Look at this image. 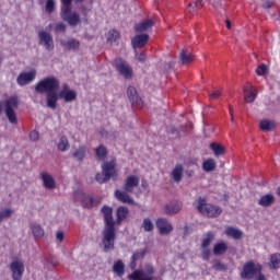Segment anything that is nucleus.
Listing matches in <instances>:
<instances>
[{
    "instance_id": "obj_46",
    "label": "nucleus",
    "mask_w": 280,
    "mask_h": 280,
    "mask_svg": "<svg viewBox=\"0 0 280 280\" xmlns=\"http://www.w3.org/2000/svg\"><path fill=\"white\" fill-rule=\"evenodd\" d=\"M95 154H96L97 159H106V154H108V152L106 151V147L100 145L96 149Z\"/></svg>"
},
{
    "instance_id": "obj_62",
    "label": "nucleus",
    "mask_w": 280,
    "mask_h": 280,
    "mask_svg": "<svg viewBox=\"0 0 280 280\" xmlns=\"http://www.w3.org/2000/svg\"><path fill=\"white\" fill-rule=\"evenodd\" d=\"M225 25H226L228 30H231L232 28L231 20L226 19Z\"/></svg>"
},
{
    "instance_id": "obj_35",
    "label": "nucleus",
    "mask_w": 280,
    "mask_h": 280,
    "mask_svg": "<svg viewBox=\"0 0 280 280\" xmlns=\"http://www.w3.org/2000/svg\"><path fill=\"white\" fill-rule=\"evenodd\" d=\"M226 250H229V245H226V243L221 242L214 245L213 247V255H224V253H226Z\"/></svg>"
},
{
    "instance_id": "obj_54",
    "label": "nucleus",
    "mask_w": 280,
    "mask_h": 280,
    "mask_svg": "<svg viewBox=\"0 0 280 280\" xmlns=\"http://www.w3.org/2000/svg\"><path fill=\"white\" fill-rule=\"evenodd\" d=\"M71 92V89L69 88V84L65 83L62 85V90L59 92V97L65 95L66 93Z\"/></svg>"
},
{
    "instance_id": "obj_20",
    "label": "nucleus",
    "mask_w": 280,
    "mask_h": 280,
    "mask_svg": "<svg viewBox=\"0 0 280 280\" xmlns=\"http://www.w3.org/2000/svg\"><path fill=\"white\" fill-rule=\"evenodd\" d=\"M140 179L137 175H130L125 179L124 190L133 192L136 187H139Z\"/></svg>"
},
{
    "instance_id": "obj_2",
    "label": "nucleus",
    "mask_w": 280,
    "mask_h": 280,
    "mask_svg": "<svg viewBox=\"0 0 280 280\" xmlns=\"http://www.w3.org/2000/svg\"><path fill=\"white\" fill-rule=\"evenodd\" d=\"M60 16L62 21L70 25V27H78V25L82 23L80 13L72 11L71 4H69V0H66V2H61Z\"/></svg>"
},
{
    "instance_id": "obj_10",
    "label": "nucleus",
    "mask_w": 280,
    "mask_h": 280,
    "mask_svg": "<svg viewBox=\"0 0 280 280\" xmlns=\"http://www.w3.org/2000/svg\"><path fill=\"white\" fill-rule=\"evenodd\" d=\"M74 198L75 200H80L85 209H93V207H97V201L93 199V197L82 192V190L77 191L74 194Z\"/></svg>"
},
{
    "instance_id": "obj_48",
    "label": "nucleus",
    "mask_w": 280,
    "mask_h": 280,
    "mask_svg": "<svg viewBox=\"0 0 280 280\" xmlns=\"http://www.w3.org/2000/svg\"><path fill=\"white\" fill-rule=\"evenodd\" d=\"M54 10H56V1L47 0V2H46V12H48V14H51V12H54Z\"/></svg>"
},
{
    "instance_id": "obj_52",
    "label": "nucleus",
    "mask_w": 280,
    "mask_h": 280,
    "mask_svg": "<svg viewBox=\"0 0 280 280\" xmlns=\"http://www.w3.org/2000/svg\"><path fill=\"white\" fill-rule=\"evenodd\" d=\"M135 54H136V58L139 62H145L147 60V57H145V52H137V50H135Z\"/></svg>"
},
{
    "instance_id": "obj_1",
    "label": "nucleus",
    "mask_w": 280,
    "mask_h": 280,
    "mask_svg": "<svg viewBox=\"0 0 280 280\" xmlns=\"http://www.w3.org/2000/svg\"><path fill=\"white\" fill-rule=\"evenodd\" d=\"M102 213L105 222V229L103 231L104 253H108V250H115V240L117 237L115 233V220L113 219V208L104 206Z\"/></svg>"
},
{
    "instance_id": "obj_51",
    "label": "nucleus",
    "mask_w": 280,
    "mask_h": 280,
    "mask_svg": "<svg viewBox=\"0 0 280 280\" xmlns=\"http://www.w3.org/2000/svg\"><path fill=\"white\" fill-rule=\"evenodd\" d=\"M55 32H61V34H65V32H67V25H65L63 23H57Z\"/></svg>"
},
{
    "instance_id": "obj_41",
    "label": "nucleus",
    "mask_w": 280,
    "mask_h": 280,
    "mask_svg": "<svg viewBox=\"0 0 280 280\" xmlns=\"http://www.w3.org/2000/svg\"><path fill=\"white\" fill-rule=\"evenodd\" d=\"M212 268H213V270L223 271V272L229 270V266L224 265V262H222L218 259H214L212 261Z\"/></svg>"
},
{
    "instance_id": "obj_3",
    "label": "nucleus",
    "mask_w": 280,
    "mask_h": 280,
    "mask_svg": "<svg viewBox=\"0 0 280 280\" xmlns=\"http://www.w3.org/2000/svg\"><path fill=\"white\" fill-rule=\"evenodd\" d=\"M197 210L201 215H206V218H219L222 214V208L207 203V199L202 197H199L197 200Z\"/></svg>"
},
{
    "instance_id": "obj_56",
    "label": "nucleus",
    "mask_w": 280,
    "mask_h": 280,
    "mask_svg": "<svg viewBox=\"0 0 280 280\" xmlns=\"http://www.w3.org/2000/svg\"><path fill=\"white\" fill-rule=\"evenodd\" d=\"M262 8L265 10H270V8H272V2L270 0L265 1Z\"/></svg>"
},
{
    "instance_id": "obj_7",
    "label": "nucleus",
    "mask_w": 280,
    "mask_h": 280,
    "mask_svg": "<svg viewBox=\"0 0 280 280\" xmlns=\"http://www.w3.org/2000/svg\"><path fill=\"white\" fill-rule=\"evenodd\" d=\"M152 275H154V267L152 265H145L143 270H135L128 276L129 280H152Z\"/></svg>"
},
{
    "instance_id": "obj_21",
    "label": "nucleus",
    "mask_w": 280,
    "mask_h": 280,
    "mask_svg": "<svg viewBox=\"0 0 280 280\" xmlns=\"http://www.w3.org/2000/svg\"><path fill=\"white\" fill-rule=\"evenodd\" d=\"M147 254H148V248L136 250L132 254L131 262L129 264L130 270H135V268H137V261H139V259H144Z\"/></svg>"
},
{
    "instance_id": "obj_36",
    "label": "nucleus",
    "mask_w": 280,
    "mask_h": 280,
    "mask_svg": "<svg viewBox=\"0 0 280 280\" xmlns=\"http://www.w3.org/2000/svg\"><path fill=\"white\" fill-rule=\"evenodd\" d=\"M31 231L34 235V237H44L45 236V230L40 224L34 223L31 225Z\"/></svg>"
},
{
    "instance_id": "obj_24",
    "label": "nucleus",
    "mask_w": 280,
    "mask_h": 280,
    "mask_svg": "<svg viewBox=\"0 0 280 280\" xmlns=\"http://www.w3.org/2000/svg\"><path fill=\"white\" fill-rule=\"evenodd\" d=\"M225 235L232 237V240H242V237H244V232L240 229L229 226L225 229Z\"/></svg>"
},
{
    "instance_id": "obj_8",
    "label": "nucleus",
    "mask_w": 280,
    "mask_h": 280,
    "mask_svg": "<svg viewBox=\"0 0 280 280\" xmlns=\"http://www.w3.org/2000/svg\"><path fill=\"white\" fill-rule=\"evenodd\" d=\"M114 66L120 75H124L126 80H132V68L126 60L117 58L114 61Z\"/></svg>"
},
{
    "instance_id": "obj_64",
    "label": "nucleus",
    "mask_w": 280,
    "mask_h": 280,
    "mask_svg": "<svg viewBox=\"0 0 280 280\" xmlns=\"http://www.w3.org/2000/svg\"><path fill=\"white\" fill-rule=\"evenodd\" d=\"M229 110H230V115H231V117H233V106H229Z\"/></svg>"
},
{
    "instance_id": "obj_31",
    "label": "nucleus",
    "mask_w": 280,
    "mask_h": 280,
    "mask_svg": "<svg viewBox=\"0 0 280 280\" xmlns=\"http://www.w3.org/2000/svg\"><path fill=\"white\" fill-rule=\"evenodd\" d=\"M69 148H71V144L69 143V138H67V136H61L59 138V141L57 142V150H59V152H67Z\"/></svg>"
},
{
    "instance_id": "obj_32",
    "label": "nucleus",
    "mask_w": 280,
    "mask_h": 280,
    "mask_svg": "<svg viewBox=\"0 0 280 280\" xmlns=\"http://www.w3.org/2000/svg\"><path fill=\"white\" fill-rule=\"evenodd\" d=\"M184 168L180 164H177L172 171V178L175 183H180L183 180Z\"/></svg>"
},
{
    "instance_id": "obj_49",
    "label": "nucleus",
    "mask_w": 280,
    "mask_h": 280,
    "mask_svg": "<svg viewBox=\"0 0 280 280\" xmlns=\"http://www.w3.org/2000/svg\"><path fill=\"white\" fill-rule=\"evenodd\" d=\"M95 180L100 183L101 185L104 183H108V178H106V175H104V171L102 173H97L95 176Z\"/></svg>"
},
{
    "instance_id": "obj_40",
    "label": "nucleus",
    "mask_w": 280,
    "mask_h": 280,
    "mask_svg": "<svg viewBox=\"0 0 280 280\" xmlns=\"http://www.w3.org/2000/svg\"><path fill=\"white\" fill-rule=\"evenodd\" d=\"M215 160L208 159L207 161L203 162L202 168L205 172H213V170H215Z\"/></svg>"
},
{
    "instance_id": "obj_47",
    "label": "nucleus",
    "mask_w": 280,
    "mask_h": 280,
    "mask_svg": "<svg viewBox=\"0 0 280 280\" xmlns=\"http://www.w3.org/2000/svg\"><path fill=\"white\" fill-rule=\"evenodd\" d=\"M201 257L205 261L211 259V249L209 247H201Z\"/></svg>"
},
{
    "instance_id": "obj_28",
    "label": "nucleus",
    "mask_w": 280,
    "mask_h": 280,
    "mask_svg": "<svg viewBox=\"0 0 280 280\" xmlns=\"http://www.w3.org/2000/svg\"><path fill=\"white\" fill-rule=\"evenodd\" d=\"M61 46L66 47L68 51H78L80 49V40L71 38L68 42L62 40Z\"/></svg>"
},
{
    "instance_id": "obj_23",
    "label": "nucleus",
    "mask_w": 280,
    "mask_h": 280,
    "mask_svg": "<svg viewBox=\"0 0 280 280\" xmlns=\"http://www.w3.org/2000/svg\"><path fill=\"white\" fill-rule=\"evenodd\" d=\"M60 98L59 94L56 92H48L46 94L47 107L56 110V106L58 105V100Z\"/></svg>"
},
{
    "instance_id": "obj_22",
    "label": "nucleus",
    "mask_w": 280,
    "mask_h": 280,
    "mask_svg": "<svg viewBox=\"0 0 280 280\" xmlns=\"http://www.w3.org/2000/svg\"><path fill=\"white\" fill-rule=\"evenodd\" d=\"M183 209V203L180 201H171L164 208V213L166 215H174Z\"/></svg>"
},
{
    "instance_id": "obj_13",
    "label": "nucleus",
    "mask_w": 280,
    "mask_h": 280,
    "mask_svg": "<svg viewBox=\"0 0 280 280\" xmlns=\"http://www.w3.org/2000/svg\"><path fill=\"white\" fill-rule=\"evenodd\" d=\"M10 270L13 280H21L23 279V272H25V265L19 260H14L10 265Z\"/></svg>"
},
{
    "instance_id": "obj_12",
    "label": "nucleus",
    "mask_w": 280,
    "mask_h": 280,
    "mask_svg": "<svg viewBox=\"0 0 280 280\" xmlns=\"http://www.w3.org/2000/svg\"><path fill=\"white\" fill-rule=\"evenodd\" d=\"M39 45H43L47 51H54V36L50 33L40 31L38 33Z\"/></svg>"
},
{
    "instance_id": "obj_44",
    "label": "nucleus",
    "mask_w": 280,
    "mask_h": 280,
    "mask_svg": "<svg viewBox=\"0 0 280 280\" xmlns=\"http://www.w3.org/2000/svg\"><path fill=\"white\" fill-rule=\"evenodd\" d=\"M119 40V32L113 30L107 34V43H117Z\"/></svg>"
},
{
    "instance_id": "obj_4",
    "label": "nucleus",
    "mask_w": 280,
    "mask_h": 280,
    "mask_svg": "<svg viewBox=\"0 0 280 280\" xmlns=\"http://www.w3.org/2000/svg\"><path fill=\"white\" fill-rule=\"evenodd\" d=\"M60 89V81L55 77H48L35 85L36 93H56Z\"/></svg>"
},
{
    "instance_id": "obj_29",
    "label": "nucleus",
    "mask_w": 280,
    "mask_h": 280,
    "mask_svg": "<svg viewBox=\"0 0 280 280\" xmlns=\"http://www.w3.org/2000/svg\"><path fill=\"white\" fill-rule=\"evenodd\" d=\"M275 195L272 194H267L260 197L258 200L259 207H272V203L275 202Z\"/></svg>"
},
{
    "instance_id": "obj_18",
    "label": "nucleus",
    "mask_w": 280,
    "mask_h": 280,
    "mask_svg": "<svg viewBox=\"0 0 280 280\" xmlns=\"http://www.w3.org/2000/svg\"><path fill=\"white\" fill-rule=\"evenodd\" d=\"M156 22L152 19L143 20L140 23H137L133 27L135 32L138 34H143L144 32H149V30H152Z\"/></svg>"
},
{
    "instance_id": "obj_15",
    "label": "nucleus",
    "mask_w": 280,
    "mask_h": 280,
    "mask_svg": "<svg viewBox=\"0 0 280 280\" xmlns=\"http://www.w3.org/2000/svg\"><path fill=\"white\" fill-rule=\"evenodd\" d=\"M34 80H36V70L20 73L16 82L20 86H25L30 84V82H34Z\"/></svg>"
},
{
    "instance_id": "obj_61",
    "label": "nucleus",
    "mask_w": 280,
    "mask_h": 280,
    "mask_svg": "<svg viewBox=\"0 0 280 280\" xmlns=\"http://www.w3.org/2000/svg\"><path fill=\"white\" fill-rule=\"evenodd\" d=\"M168 69H174V62L170 61L165 65V70L168 71Z\"/></svg>"
},
{
    "instance_id": "obj_27",
    "label": "nucleus",
    "mask_w": 280,
    "mask_h": 280,
    "mask_svg": "<svg viewBox=\"0 0 280 280\" xmlns=\"http://www.w3.org/2000/svg\"><path fill=\"white\" fill-rule=\"evenodd\" d=\"M195 57L191 52H188L187 49H182L180 54H179V62L182 65H189L191 62H194Z\"/></svg>"
},
{
    "instance_id": "obj_6",
    "label": "nucleus",
    "mask_w": 280,
    "mask_h": 280,
    "mask_svg": "<svg viewBox=\"0 0 280 280\" xmlns=\"http://www.w3.org/2000/svg\"><path fill=\"white\" fill-rule=\"evenodd\" d=\"M261 272V265H256L255 261L249 260L244 264L243 269L240 273L241 279H255L257 273Z\"/></svg>"
},
{
    "instance_id": "obj_5",
    "label": "nucleus",
    "mask_w": 280,
    "mask_h": 280,
    "mask_svg": "<svg viewBox=\"0 0 280 280\" xmlns=\"http://www.w3.org/2000/svg\"><path fill=\"white\" fill-rule=\"evenodd\" d=\"M3 108L10 124H18L16 112L14 110L19 108V97L11 96L3 103Z\"/></svg>"
},
{
    "instance_id": "obj_37",
    "label": "nucleus",
    "mask_w": 280,
    "mask_h": 280,
    "mask_svg": "<svg viewBox=\"0 0 280 280\" xmlns=\"http://www.w3.org/2000/svg\"><path fill=\"white\" fill-rule=\"evenodd\" d=\"M128 213H130V210H128L127 207L120 206L117 209V222H121L128 218Z\"/></svg>"
},
{
    "instance_id": "obj_55",
    "label": "nucleus",
    "mask_w": 280,
    "mask_h": 280,
    "mask_svg": "<svg viewBox=\"0 0 280 280\" xmlns=\"http://www.w3.org/2000/svg\"><path fill=\"white\" fill-rule=\"evenodd\" d=\"M30 139H31V141H38V139H39L38 131H36V130L31 131Z\"/></svg>"
},
{
    "instance_id": "obj_59",
    "label": "nucleus",
    "mask_w": 280,
    "mask_h": 280,
    "mask_svg": "<svg viewBox=\"0 0 280 280\" xmlns=\"http://www.w3.org/2000/svg\"><path fill=\"white\" fill-rule=\"evenodd\" d=\"M220 95H222V93L214 92V93L210 94V100H218V97H220Z\"/></svg>"
},
{
    "instance_id": "obj_60",
    "label": "nucleus",
    "mask_w": 280,
    "mask_h": 280,
    "mask_svg": "<svg viewBox=\"0 0 280 280\" xmlns=\"http://www.w3.org/2000/svg\"><path fill=\"white\" fill-rule=\"evenodd\" d=\"M256 280H266V276H264V273L258 272L256 276H255Z\"/></svg>"
},
{
    "instance_id": "obj_38",
    "label": "nucleus",
    "mask_w": 280,
    "mask_h": 280,
    "mask_svg": "<svg viewBox=\"0 0 280 280\" xmlns=\"http://www.w3.org/2000/svg\"><path fill=\"white\" fill-rule=\"evenodd\" d=\"M260 130H264V132H270L275 130V121L268 119L261 120Z\"/></svg>"
},
{
    "instance_id": "obj_39",
    "label": "nucleus",
    "mask_w": 280,
    "mask_h": 280,
    "mask_svg": "<svg viewBox=\"0 0 280 280\" xmlns=\"http://www.w3.org/2000/svg\"><path fill=\"white\" fill-rule=\"evenodd\" d=\"M213 240H215V235L212 232H208L206 237L202 240L201 248H209Z\"/></svg>"
},
{
    "instance_id": "obj_33",
    "label": "nucleus",
    "mask_w": 280,
    "mask_h": 280,
    "mask_svg": "<svg viewBox=\"0 0 280 280\" xmlns=\"http://www.w3.org/2000/svg\"><path fill=\"white\" fill-rule=\"evenodd\" d=\"M126 265H124L122 260H117L113 266V271L117 275V277H124Z\"/></svg>"
},
{
    "instance_id": "obj_50",
    "label": "nucleus",
    "mask_w": 280,
    "mask_h": 280,
    "mask_svg": "<svg viewBox=\"0 0 280 280\" xmlns=\"http://www.w3.org/2000/svg\"><path fill=\"white\" fill-rule=\"evenodd\" d=\"M257 75H266L268 73V66L266 65H260L257 70H256Z\"/></svg>"
},
{
    "instance_id": "obj_42",
    "label": "nucleus",
    "mask_w": 280,
    "mask_h": 280,
    "mask_svg": "<svg viewBox=\"0 0 280 280\" xmlns=\"http://www.w3.org/2000/svg\"><path fill=\"white\" fill-rule=\"evenodd\" d=\"M142 229H144V231L147 233H150V232L154 231V223H152V220L150 218H145L143 220Z\"/></svg>"
},
{
    "instance_id": "obj_57",
    "label": "nucleus",
    "mask_w": 280,
    "mask_h": 280,
    "mask_svg": "<svg viewBox=\"0 0 280 280\" xmlns=\"http://www.w3.org/2000/svg\"><path fill=\"white\" fill-rule=\"evenodd\" d=\"M56 240L58 242H62V240H65V233L63 232H57Z\"/></svg>"
},
{
    "instance_id": "obj_58",
    "label": "nucleus",
    "mask_w": 280,
    "mask_h": 280,
    "mask_svg": "<svg viewBox=\"0 0 280 280\" xmlns=\"http://www.w3.org/2000/svg\"><path fill=\"white\" fill-rule=\"evenodd\" d=\"M185 174H186V176H188V178H192V176H195V172H194V170H187V171H185Z\"/></svg>"
},
{
    "instance_id": "obj_19",
    "label": "nucleus",
    "mask_w": 280,
    "mask_h": 280,
    "mask_svg": "<svg viewBox=\"0 0 280 280\" xmlns=\"http://www.w3.org/2000/svg\"><path fill=\"white\" fill-rule=\"evenodd\" d=\"M156 228L160 231V235H170L172 231H174V228L167 219H158Z\"/></svg>"
},
{
    "instance_id": "obj_17",
    "label": "nucleus",
    "mask_w": 280,
    "mask_h": 280,
    "mask_svg": "<svg viewBox=\"0 0 280 280\" xmlns=\"http://www.w3.org/2000/svg\"><path fill=\"white\" fill-rule=\"evenodd\" d=\"M115 161L105 162L102 165L103 174L107 180H110V178H117V171L115 170Z\"/></svg>"
},
{
    "instance_id": "obj_45",
    "label": "nucleus",
    "mask_w": 280,
    "mask_h": 280,
    "mask_svg": "<svg viewBox=\"0 0 280 280\" xmlns=\"http://www.w3.org/2000/svg\"><path fill=\"white\" fill-rule=\"evenodd\" d=\"M12 213H14V210H12V209H4V210L0 211V224H1V222H3V220L11 218Z\"/></svg>"
},
{
    "instance_id": "obj_16",
    "label": "nucleus",
    "mask_w": 280,
    "mask_h": 280,
    "mask_svg": "<svg viewBox=\"0 0 280 280\" xmlns=\"http://www.w3.org/2000/svg\"><path fill=\"white\" fill-rule=\"evenodd\" d=\"M129 194L130 191L116 189L114 196L122 205H135V199Z\"/></svg>"
},
{
    "instance_id": "obj_26",
    "label": "nucleus",
    "mask_w": 280,
    "mask_h": 280,
    "mask_svg": "<svg viewBox=\"0 0 280 280\" xmlns=\"http://www.w3.org/2000/svg\"><path fill=\"white\" fill-rule=\"evenodd\" d=\"M42 180H43L44 187H46V189H55L56 188V180L49 173H43Z\"/></svg>"
},
{
    "instance_id": "obj_25",
    "label": "nucleus",
    "mask_w": 280,
    "mask_h": 280,
    "mask_svg": "<svg viewBox=\"0 0 280 280\" xmlns=\"http://www.w3.org/2000/svg\"><path fill=\"white\" fill-rule=\"evenodd\" d=\"M210 150H212L214 156L220 158L224 156L226 154V148L218 142H212L210 144Z\"/></svg>"
},
{
    "instance_id": "obj_43",
    "label": "nucleus",
    "mask_w": 280,
    "mask_h": 280,
    "mask_svg": "<svg viewBox=\"0 0 280 280\" xmlns=\"http://www.w3.org/2000/svg\"><path fill=\"white\" fill-rule=\"evenodd\" d=\"M270 264H271V268H273V270H278L279 265H280V254H272L270 257Z\"/></svg>"
},
{
    "instance_id": "obj_30",
    "label": "nucleus",
    "mask_w": 280,
    "mask_h": 280,
    "mask_svg": "<svg viewBox=\"0 0 280 280\" xmlns=\"http://www.w3.org/2000/svg\"><path fill=\"white\" fill-rule=\"evenodd\" d=\"M89 149L85 145L79 147L73 153L72 156L75 161H84L86 159V153Z\"/></svg>"
},
{
    "instance_id": "obj_63",
    "label": "nucleus",
    "mask_w": 280,
    "mask_h": 280,
    "mask_svg": "<svg viewBox=\"0 0 280 280\" xmlns=\"http://www.w3.org/2000/svg\"><path fill=\"white\" fill-rule=\"evenodd\" d=\"M198 5V1H195L194 3H189L188 8H196Z\"/></svg>"
},
{
    "instance_id": "obj_34",
    "label": "nucleus",
    "mask_w": 280,
    "mask_h": 280,
    "mask_svg": "<svg viewBox=\"0 0 280 280\" xmlns=\"http://www.w3.org/2000/svg\"><path fill=\"white\" fill-rule=\"evenodd\" d=\"M60 100H63V102H75L78 100V92L75 90H70V92H66V94L59 96Z\"/></svg>"
},
{
    "instance_id": "obj_14",
    "label": "nucleus",
    "mask_w": 280,
    "mask_h": 280,
    "mask_svg": "<svg viewBox=\"0 0 280 280\" xmlns=\"http://www.w3.org/2000/svg\"><path fill=\"white\" fill-rule=\"evenodd\" d=\"M148 40H150V35L149 34H139L135 35L131 38V46L133 47L135 50L137 49H142L144 45H148Z\"/></svg>"
},
{
    "instance_id": "obj_53",
    "label": "nucleus",
    "mask_w": 280,
    "mask_h": 280,
    "mask_svg": "<svg viewBox=\"0 0 280 280\" xmlns=\"http://www.w3.org/2000/svg\"><path fill=\"white\" fill-rule=\"evenodd\" d=\"M212 5L217 12H220L222 10V0H214Z\"/></svg>"
},
{
    "instance_id": "obj_11",
    "label": "nucleus",
    "mask_w": 280,
    "mask_h": 280,
    "mask_svg": "<svg viewBox=\"0 0 280 280\" xmlns=\"http://www.w3.org/2000/svg\"><path fill=\"white\" fill-rule=\"evenodd\" d=\"M243 93L246 104H253L257 100V88L253 86L250 82L243 85Z\"/></svg>"
},
{
    "instance_id": "obj_9",
    "label": "nucleus",
    "mask_w": 280,
    "mask_h": 280,
    "mask_svg": "<svg viewBox=\"0 0 280 280\" xmlns=\"http://www.w3.org/2000/svg\"><path fill=\"white\" fill-rule=\"evenodd\" d=\"M127 97L132 106L136 108H143V100L139 97V92H137V88L130 85L127 89Z\"/></svg>"
}]
</instances>
